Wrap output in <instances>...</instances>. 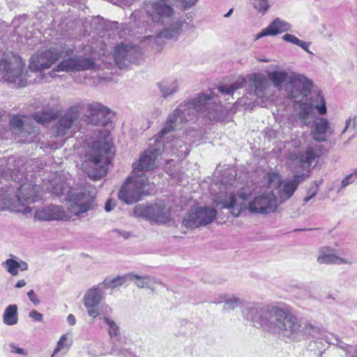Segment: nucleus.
Returning <instances> with one entry per match:
<instances>
[{"label":"nucleus","instance_id":"nucleus-19","mask_svg":"<svg viewBox=\"0 0 357 357\" xmlns=\"http://www.w3.org/2000/svg\"><path fill=\"white\" fill-rule=\"evenodd\" d=\"M136 213L146 219L158 223H165L169 220L170 211L162 202L150 206H138Z\"/></svg>","mask_w":357,"mask_h":357},{"label":"nucleus","instance_id":"nucleus-50","mask_svg":"<svg viewBox=\"0 0 357 357\" xmlns=\"http://www.w3.org/2000/svg\"><path fill=\"white\" fill-rule=\"evenodd\" d=\"M97 306L89 307H86L88 310V314L91 317L96 318L98 316V312L97 310Z\"/></svg>","mask_w":357,"mask_h":357},{"label":"nucleus","instance_id":"nucleus-16","mask_svg":"<svg viewBox=\"0 0 357 357\" xmlns=\"http://www.w3.org/2000/svg\"><path fill=\"white\" fill-rule=\"evenodd\" d=\"M144 9L151 20L163 24L168 22L174 15V9L167 0H154L145 3Z\"/></svg>","mask_w":357,"mask_h":357},{"label":"nucleus","instance_id":"nucleus-40","mask_svg":"<svg viewBox=\"0 0 357 357\" xmlns=\"http://www.w3.org/2000/svg\"><path fill=\"white\" fill-rule=\"evenodd\" d=\"M2 266L12 275H17L18 274V261H16L13 259H8L3 262Z\"/></svg>","mask_w":357,"mask_h":357},{"label":"nucleus","instance_id":"nucleus-24","mask_svg":"<svg viewBox=\"0 0 357 357\" xmlns=\"http://www.w3.org/2000/svg\"><path fill=\"white\" fill-rule=\"evenodd\" d=\"M66 217L63 208L58 205H50L38 208L34 214L36 220L41 221L61 220Z\"/></svg>","mask_w":357,"mask_h":357},{"label":"nucleus","instance_id":"nucleus-45","mask_svg":"<svg viewBox=\"0 0 357 357\" xmlns=\"http://www.w3.org/2000/svg\"><path fill=\"white\" fill-rule=\"evenodd\" d=\"M318 191V186L314 185L308 190L307 192V195L303 199V202L305 204L307 203L312 198L316 196Z\"/></svg>","mask_w":357,"mask_h":357},{"label":"nucleus","instance_id":"nucleus-28","mask_svg":"<svg viewBox=\"0 0 357 357\" xmlns=\"http://www.w3.org/2000/svg\"><path fill=\"white\" fill-rule=\"evenodd\" d=\"M162 96L165 98L172 96L178 91V82L175 78H168L158 84Z\"/></svg>","mask_w":357,"mask_h":357},{"label":"nucleus","instance_id":"nucleus-30","mask_svg":"<svg viewBox=\"0 0 357 357\" xmlns=\"http://www.w3.org/2000/svg\"><path fill=\"white\" fill-rule=\"evenodd\" d=\"M214 303H224L223 310L229 311L233 310L241 305L243 303V300L233 295L222 294L220 296V300L217 302L215 301Z\"/></svg>","mask_w":357,"mask_h":357},{"label":"nucleus","instance_id":"nucleus-26","mask_svg":"<svg viewBox=\"0 0 357 357\" xmlns=\"http://www.w3.org/2000/svg\"><path fill=\"white\" fill-rule=\"evenodd\" d=\"M317 261L319 264H351L352 262L337 256L333 249L328 247H324L319 249Z\"/></svg>","mask_w":357,"mask_h":357},{"label":"nucleus","instance_id":"nucleus-3","mask_svg":"<svg viewBox=\"0 0 357 357\" xmlns=\"http://www.w3.org/2000/svg\"><path fill=\"white\" fill-rule=\"evenodd\" d=\"M251 196L248 188H243L237 194L229 195L218 193L213 197V202L216 206L230 209L234 217H238L243 210L248 208L251 213L268 214L274 212L278 205V199L272 192H266L246 203Z\"/></svg>","mask_w":357,"mask_h":357},{"label":"nucleus","instance_id":"nucleus-52","mask_svg":"<svg viewBox=\"0 0 357 357\" xmlns=\"http://www.w3.org/2000/svg\"><path fill=\"white\" fill-rule=\"evenodd\" d=\"M67 321L69 324V325L74 326L76 323L75 317L73 314H70L67 317Z\"/></svg>","mask_w":357,"mask_h":357},{"label":"nucleus","instance_id":"nucleus-53","mask_svg":"<svg viewBox=\"0 0 357 357\" xmlns=\"http://www.w3.org/2000/svg\"><path fill=\"white\" fill-rule=\"evenodd\" d=\"M19 269H20L22 271L27 270L28 264L26 262L20 260L18 261V270Z\"/></svg>","mask_w":357,"mask_h":357},{"label":"nucleus","instance_id":"nucleus-39","mask_svg":"<svg viewBox=\"0 0 357 357\" xmlns=\"http://www.w3.org/2000/svg\"><path fill=\"white\" fill-rule=\"evenodd\" d=\"M252 5L255 10L261 15L266 14L272 6L269 0H252Z\"/></svg>","mask_w":357,"mask_h":357},{"label":"nucleus","instance_id":"nucleus-9","mask_svg":"<svg viewBox=\"0 0 357 357\" xmlns=\"http://www.w3.org/2000/svg\"><path fill=\"white\" fill-rule=\"evenodd\" d=\"M73 52L74 50L66 44L37 52L31 57L29 68L32 72L50 68L61 57L70 56Z\"/></svg>","mask_w":357,"mask_h":357},{"label":"nucleus","instance_id":"nucleus-21","mask_svg":"<svg viewBox=\"0 0 357 357\" xmlns=\"http://www.w3.org/2000/svg\"><path fill=\"white\" fill-rule=\"evenodd\" d=\"M79 116V110L77 106L69 108L54 127V136L62 137L67 136L74 122L78 119Z\"/></svg>","mask_w":357,"mask_h":357},{"label":"nucleus","instance_id":"nucleus-41","mask_svg":"<svg viewBox=\"0 0 357 357\" xmlns=\"http://www.w3.org/2000/svg\"><path fill=\"white\" fill-rule=\"evenodd\" d=\"M10 124L13 128L18 129L21 134H23L25 127L26 126L22 116L20 115L14 116L10 119Z\"/></svg>","mask_w":357,"mask_h":357},{"label":"nucleus","instance_id":"nucleus-29","mask_svg":"<svg viewBox=\"0 0 357 357\" xmlns=\"http://www.w3.org/2000/svg\"><path fill=\"white\" fill-rule=\"evenodd\" d=\"M102 297V290L99 287H94L85 294L84 304L86 307L97 306Z\"/></svg>","mask_w":357,"mask_h":357},{"label":"nucleus","instance_id":"nucleus-15","mask_svg":"<svg viewBox=\"0 0 357 357\" xmlns=\"http://www.w3.org/2000/svg\"><path fill=\"white\" fill-rule=\"evenodd\" d=\"M142 56L140 47L131 44L121 43L116 45L114 52L116 64L121 69L131 63H137Z\"/></svg>","mask_w":357,"mask_h":357},{"label":"nucleus","instance_id":"nucleus-55","mask_svg":"<svg viewBox=\"0 0 357 357\" xmlns=\"http://www.w3.org/2000/svg\"><path fill=\"white\" fill-rule=\"evenodd\" d=\"M26 282H25V280H19V281L16 283V284L15 285V287L16 288H21V287H24V286L26 285Z\"/></svg>","mask_w":357,"mask_h":357},{"label":"nucleus","instance_id":"nucleus-36","mask_svg":"<svg viewBox=\"0 0 357 357\" xmlns=\"http://www.w3.org/2000/svg\"><path fill=\"white\" fill-rule=\"evenodd\" d=\"M129 278H130L129 273L117 276L112 279L106 278L102 282V284L106 288L114 289L121 286L123 283L129 280Z\"/></svg>","mask_w":357,"mask_h":357},{"label":"nucleus","instance_id":"nucleus-22","mask_svg":"<svg viewBox=\"0 0 357 357\" xmlns=\"http://www.w3.org/2000/svg\"><path fill=\"white\" fill-rule=\"evenodd\" d=\"M40 185L33 183V181L24 183L17 191V197L19 203L24 206L40 200Z\"/></svg>","mask_w":357,"mask_h":357},{"label":"nucleus","instance_id":"nucleus-42","mask_svg":"<svg viewBox=\"0 0 357 357\" xmlns=\"http://www.w3.org/2000/svg\"><path fill=\"white\" fill-rule=\"evenodd\" d=\"M357 177V168L351 174L347 175L341 182L340 187L337 189L340 192L342 188H346L349 185L353 183Z\"/></svg>","mask_w":357,"mask_h":357},{"label":"nucleus","instance_id":"nucleus-20","mask_svg":"<svg viewBox=\"0 0 357 357\" xmlns=\"http://www.w3.org/2000/svg\"><path fill=\"white\" fill-rule=\"evenodd\" d=\"M182 27L180 21H176L169 27L158 32L155 36L144 37L143 43L150 45L152 47L160 48L164 45V38L177 40Z\"/></svg>","mask_w":357,"mask_h":357},{"label":"nucleus","instance_id":"nucleus-7","mask_svg":"<svg viewBox=\"0 0 357 357\" xmlns=\"http://www.w3.org/2000/svg\"><path fill=\"white\" fill-rule=\"evenodd\" d=\"M0 72L3 78L16 87H22L27 83V70L22 59L14 54L4 55L0 59Z\"/></svg>","mask_w":357,"mask_h":357},{"label":"nucleus","instance_id":"nucleus-33","mask_svg":"<svg viewBox=\"0 0 357 357\" xmlns=\"http://www.w3.org/2000/svg\"><path fill=\"white\" fill-rule=\"evenodd\" d=\"M130 278L129 280H136L135 284L139 288L153 289V284L156 282L155 279L149 275L141 276L130 273Z\"/></svg>","mask_w":357,"mask_h":357},{"label":"nucleus","instance_id":"nucleus-17","mask_svg":"<svg viewBox=\"0 0 357 357\" xmlns=\"http://www.w3.org/2000/svg\"><path fill=\"white\" fill-rule=\"evenodd\" d=\"M86 121L97 127H105L110 119L111 109L98 102H91L84 105Z\"/></svg>","mask_w":357,"mask_h":357},{"label":"nucleus","instance_id":"nucleus-23","mask_svg":"<svg viewBox=\"0 0 357 357\" xmlns=\"http://www.w3.org/2000/svg\"><path fill=\"white\" fill-rule=\"evenodd\" d=\"M305 176V174H296L292 178H287L280 183L278 191L280 203H283L292 197Z\"/></svg>","mask_w":357,"mask_h":357},{"label":"nucleus","instance_id":"nucleus-14","mask_svg":"<svg viewBox=\"0 0 357 357\" xmlns=\"http://www.w3.org/2000/svg\"><path fill=\"white\" fill-rule=\"evenodd\" d=\"M217 211L209 206L192 207L182 221V226L194 229L206 226L213 222Z\"/></svg>","mask_w":357,"mask_h":357},{"label":"nucleus","instance_id":"nucleus-35","mask_svg":"<svg viewBox=\"0 0 357 357\" xmlns=\"http://www.w3.org/2000/svg\"><path fill=\"white\" fill-rule=\"evenodd\" d=\"M282 39L288 43H291L294 44L300 47H301L303 50H305L309 54L312 55L313 53L309 50V47L311 45L310 42L304 41L298 39L294 35L286 33L282 36Z\"/></svg>","mask_w":357,"mask_h":357},{"label":"nucleus","instance_id":"nucleus-38","mask_svg":"<svg viewBox=\"0 0 357 357\" xmlns=\"http://www.w3.org/2000/svg\"><path fill=\"white\" fill-rule=\"evenodd\" d=\"M54 113L49 110H42L34 113L32 118L37 123L44 124L54 119Z\"/></svg>","mask_w":357,"mask_h":357},{"label":"nucleus","instance_id":"nucleus-6","mask_svg":"<svg viewBox=\"0 0 357 357\" xmlns=\"http://www.w3.org/2000/svg\"><path fill=\"white\" fill-rule=\"evenodd\" d=\"M68 188L66 183L61 182L55 183L52 188V193L60 197L66 192V200L68 202V210L75 215H80L87 212L92 207L95 199L94 190H84L73 193Z\"/></svg>","mask_w":357,"mask_h":357},{"label":"nucleus","instance_id":"nucleus-13","mask_svg":"<svg viewBox=\"0 0 357 357\" xmlns=\"http://www.w3.org/2000/svg\"><path fill=\"white\" fill-rule=\"evenodd\" d=\"M312 82L303 75L292 72L289 75V82L285 84V90L289 99L300 102L308 96L311 92Z\"/></svg>","mask_w":357,"mask_h":357},{"label":"nucleus","instance_id":"nucleus-5","mask_svg":"<svg viewBox=\"0 0 357 357\" xmlns=\"http://www.w3.org/2000/svg\"><path fill=\"white\" fill-rule=\"evenodd\" d=\"M112 155V145L106 138L104 142L96 140L86 153L82 167L89 178L99 180L107 174Z\"/></svg>","mask_w":357,"mask_h":357},{"label":"nucleus","instance_id":"nucleus-8","mask_svg":"<svg viewBox=\"0 0 357 357\" xmlns=\"http://www.w3.org/2000/svg\"><path fill=\"white\" fill-rule=\"evenodd\" d=\"M248 82V86L253 90L258 98H262L264 95L268 83L266 77L260 73H252L247 77L241 76L233 83L223 84L218 86L217 89L224 96H232L235 91L244 87Z\"/></svg>","mask_w":357,"mask_h":357},{"label":"nucleus","instance_id":"nucleus-2","mask_svg":"<svg viewBox=\"0 0 357 357\" xmlns=\"http://www.w3.org/2000/svg\"><path fill=\"white\" fill-rule=\"evenodd\" d=\"M181 109L176 114L178 121L184 117L178 126L169 133V137L162 139L165 150L163 153L185 158L190 153L189 145L180 139H175L174 132L183 128L184 123L193 121L197 116H202L210 121H223L227 111L220 103L215 102L213 93H198L196 97L188 101L181 103L176 109Z\"/></svg>","mask_w":357,"mask_h":357},{"label":"nucleus","instance_id":"nucleus-32","mask_svg":"<svg viewBox=\"0 0 357 357\" xmlns=\"http://www.w3.org/2000/svg\"><path fill=\"white\" fill-rule=\"evenodd\" d=\"M3 321L7 326H13L18 322L17 306L15 304L8 305L3 314Z\"/></svg>","mask_w":357,"mask_h":357},{"label":"nucleus","instance_id":"nucleus-25","mask_svg":"<svg viewBox=\"0 0 357 357\" xmlns=\"http://www.w3.org/2000/svg\"><path fill=\"white\" fill-rule=\"evenodd\" d=\"M291 25L280 18L275 19L266 28L257 33L255 40L267 36H276L278 33L291 30Z\"/></svg>","mask_w":357,"mask_h":357},{"label":"nucleus","instance_id":"nucleus-4","mask_svg":"<svg viewBox=\"0 0 357 357\" xmlns=\"http://www.w3.org/2000/svg\"><path fill=\"white\" fill-rule=\"evenodd\" d=\"M181 109H174L171 114H169L165 126L155 135L151 140L153 143H150L148 149L141 155L138 160L135 162L132 165V174L140 176V175L146 176L144 172L149 171L154 168L155 162L156 158L163 153L165 150L164 143L162 144V139L169 137V133L172 130L175 129L178 123H181L184 117L179 119L176 118V114Z\"/></svg>","mask_w":357,"mask_h":357},{"label":"nucleus","instance_id":"nucleus-48","mask_svg":"<svg viewBox=\"0 0 357 357\" xmlns=\"http://www.w3.org/2000/svg\"><path fill=\"white\" fill-rule=\"evenodd\" d=\"M347 357H357V345H350L345 352Z\"/></svg>","mask_w":357,"mask_h":357},{"label":"nucleus","instance_id":"nucleus-18","mask_svg":"<svg viewBox=\"0 0 357 357\" xmlns=\"http://www.w3.org/2000/svg\"><path fill=\"white\" fill-rule=\"evenodd\" d=\"M108 326V333L111 338V354L127 356L131 354V349L125 347L126 338L120 336V329L117 324L107 316L102 318Z\"/></svg>","mask_w":357,"mask_h":357},{"label":"nucleus","instance_id":"nucleus-10","mask_svg":"<svg viewBox=\"0 0 357 357\" xmlns=\"http://www.w3.org/2000/svg\"><path fill=\"white\" fill-rule=\"evenodd\" d=\"M148 183L146 176H137L134 174L129 176L119 192V198L127 204H132L138 202L143 195L147 194L145 190Z\"/></svg>","mask_w":357,"mask_h":357},{"label":"nucleus","instance_id":"nucleus-12","mask_svg":"<svg viewBox=\"0 0 357 357\" xmlns=\"http://www.w3.org/2000/svg\"><path fill=\"white\" fill-rule=\"evenodd\" d=\"M324 153L322 145L314 144L307 146L306 149L298 154L290 156V167L294 172L306 170L314 167L318 163L319 158Z\"/></svg>","mask_w":357,"mask_h":357},{"label":"nucleus","instance_id":"nucleus-11","mask_svg":"<svg viewBox=\"0 0 357 357\" xmlns=\"http://www.w3.org/2000/svg\"><path fill=\"white\" fill-rule=\"evenodd\" d=\"M63 56V59L54 68L51 76L55 77L56 72L75 73L93 70L96 64L93 58L75 54Z\"/></svg>","mask_w":357,"mask_h":357},{"label":"nucleus","instance_id":"nucleus-44","mask_svg":"<svg viewBox=\"0 0 357 357\" xmlns=\"http://www.w3.org/2000/svg\"><path fill=\"white\" fill-rule=\"evenodd\" d=\"M9 346L10 348V351L13 354H19V355H21L23 356H26L29 354L27 350L24 349L23 348H21V347H19L13 343L10 344Z\"/></svg>","mask_w":357,"mask_h":357},{"label":"nucleus","instance_id":"nucleus-51","mask_svg":"<svg viewBox=\"0 0 357 357\" xmlns=\"http://www.w3.org/2000/svg\"><path fill=\"white\" fill-rule=\"evenodd\" d=\"M31 130L28 131L29 132V135L31 136L30 137V139L27 140V141H24V142H31L33 141V139L36 137V132L37 131L35 130L34 128L31 127Z\"/></svg>","mask_w":357,"mask_h":357},{"label":"nucleus","instance_id":"nucleus-56","mask_svg":"<svg viewBox=\"0 0 357 357\" xmlns=\"http://www.w3.org/2000/svg\"><path fill=\"white\" fill-rule=\"evenodd\" d=\"M116 232H117L119 234V236H123L124 238H128L129 236V234L126 231H119V230H116L115 231Z\"/></svg>","mask_w":357,"mask_h":357},{"label":"nucleus","instance_id":"nucleus-59","mask_svg":"<svg viewBox=\"0 0 357 357\" xmlns=\"http://www.w3.org/2000/svg\"><path fill=\"white\" fill-rule=\"evenodd\" d=\"M233 12V8H231L225 15V17H229L231 13Z\"/></svg>","mask_w":357,"mask_h":357},{"label":"nucleus","instance_id":"nucleus-54","mask_svg":"<svg viewBox=\"0 0 357 357\" xmlns=\"http://www.w3.org/2000/svg\"><path fill=\"white\" fill-rule=\"evenodd\" d=\"M105 209L106 211L109 212L113 209V206L112 204L111 200H107V202L105 204Z\"/></svg>","mask_w":357,"mask_h":357},{"label":"nucleus","instance_id":"nucleus-34","mask_svg":"<svg viewBox=\"0 0 357 357\" xmlns=\"http://www.w3.org/2000/svg\"><path fill=\"white\" fill-rule=\"evenodd\" d=\"M310 105L312 108H315L320 114L326 113V100L321 92H317L315 96L312 98Z\"/></svg>","mask_w":357,"mask_h":357},{"label":"nucleus","instance_id":"nucleus-27","mask_svg":"<svg viewBox=\"0 0 357 357\" xmlns=\"http://www.w3.org/2000/svg\"><path fill=\"white\" fill-rule=\"evenodd\" d=\"M331 135L333 130H331L328 120L324 118L319 119L314 123L313 130H312V138L319 142L326 141L327 133Z\"/></svg>","mask_w":357,"mask_h":357},{"label":"nucleus","instance_id":"nucleus-37","mask_svg":"<svg viewBox=\"0 0 357 357\" xmlns=\"http://www.w3.org/2000/svg\"><path fill=\"white\" fill-rule=\"evenodd\" d=\"M298 117L303 121L305 125L310 123V119L312 116V108L310 105L302 103L299 105L297 112Z\"/></svg>","mask_w":357,"mask_h":357},{"label":"nucleus","instance_id":"nucleus-43","mask_svg":"<svg viewBox=\"0 0 357 357\" xmlns=\"http://www.w3.org/2000/svg\"><path fill=\"white\" fill-rule=\"evenodd\" d=\"M67 341V337L66 335H63L59 342H57V345L54 349L52 355L51 357H54L61 349L64 348L65 342Z\"/></svg>","mask_w":357,"mask_h":357},{"label":"nucleus","instance_id":"nucleus-47","mask_svg":"<svg viewBox=\"0 0 357 357\" xmlns=\"http://www.w3.org/2000/svg\"><path fill=\"white\" fill-rule=\"evenodd\" d=\"M27 296H29L31 302L33 303L35 305H37L40 303V300L33 289H31L27 292Z\"/></svg>","mask_w":357,"mask_h":357},{"label":"nucleus","instance_id":"nucleus-49","mask_svg":"<svg viewBox=\"0 0 357 357\" xmlns=\"http://www.w3.org/2000/svg\"><path fill=\"white\" fill-rule=\"evenodd\" d=\"M335 340V344L337 345V347L342 349L344 352H346L348 348L350 347V344H345L344 342H342L341 340L338 338H337Z\"/></svg>","mask_w":357,"mask_h":357},{"label":"nucleus","instance_id":"nucleus-57","mask_svg":"<svg viewBox=\"0 0 357 357\" xmlns=\"http://www.w3.org/2000/svg\"><path fill=\"white\" fill-rule=\"evenodd\" d=\"M227 176L229 178V181H233L235 180V178L236 176V173L234 172V173H228L227 174Z\"/></svg>","mask_w":357,"mask_h":357},{"label":"nucleus","instance_id":"nucleus-31","mask_svg":"<svg viewBox=\"0 0 357 357\" xmlns=\"http://www.w3.org/2000/svg\"><path fill=\"white\" fill-rule=\"evenodd\" d=\"M289 75L285 70H273L268 73V77L276 88L281 89L284 82H289Z\"/></svg>","mask_w":357,"mask_h":357},{"label":"nucleus","instance_id":"nucleus-46","mask_svg":"<svg viewBox=\"0 0 357 357\" xmlns=\"http://www.w3.org/2000/svg\"><path fill=\"white\" fill-rule=\"evenodd\" d=\"M29 316L36 321H42L43 319V315L36 310H31L29 312Z\"/></svg>","mask_w":357,"mask_h":357},{"label":"nucleus","instance_id":"nucleus-1","mask_svg":"<svg viewBox=\"0 0 357 357\" xmlns=\"http://www.w3.org/2000/svg\"><path fill=\"white\" fill-rule=\"evenodd\" d=\"M242 313L253 326L263 328L285 342L301 341L313 330L310 324L303 323L293 309L284 303L264 305L250 303L243 307Z\"/></svg>","mask_w":357,"mask_h":357},{"label":"nucleus","instance_id":"nucleus-58","mask_svg":"<svg viewBox=\"0 0 357 357\" xmlns=\"http://www.w3.org/2000/svg\"><path fill=\"white\" fill-rule=\"evenodd\" d=\"M351 119H347V120L346 121V122H345V127H344V128L343 129V130L342 131V134H344V133H345V132H346L347 130L348 129V128H349V125H350V123H351Z\"/></svg>","mask_w":357,"mask_h":357}]
</instances>
